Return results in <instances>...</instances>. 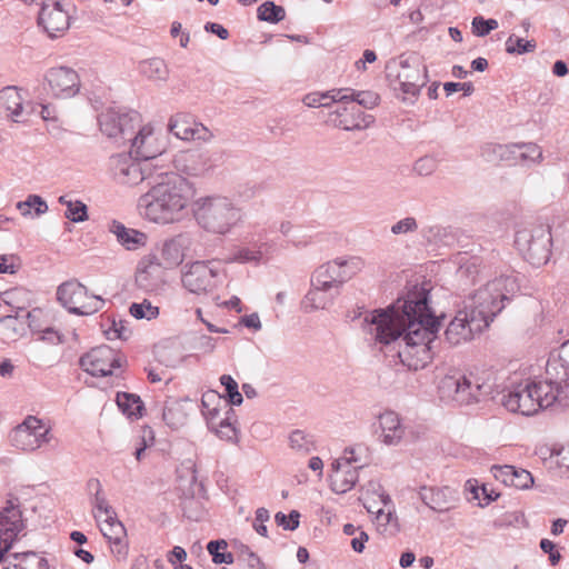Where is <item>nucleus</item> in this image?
<instances>
[{"label": "nucleus", "mask_w": 569, "mask_h": 569, "mask_svg": "<svg viewBox=\"0 0 569 569\" xmlns=\"http://www.w3.org/2000/svg\"><path fill=\"white\" fill-rule=\"evenodd\" d=\"M428 290L415 287L405 298L365 316L368 340L382 347L397 346L400 362L410 370L423 369L433 357L431 342L440 328L428 305Z\"/></svg>", "instance_id": "obj_1"}, {"label": "nucleus", "mask_w": 569, "mask_h": 569, "mask_svg": "<svg viewBox=\"0 0 569 569\" xmlns=\"http://www.w3.org/2000/svg\"><path fill=\"white\" fill-rule=\"evenodd\" d=\"M497 375L493 371L481 373H453L445 376L439 383L440 398L458 406L477 403L487 397L502 395L501 403L511 412L523 416H532L540 409L557 405L560 408H569V382L561 385L553 382L545 372V380L526 381L503 388L497 383Z\"/></svg>", "instance_id": "obj_2"}, {"label": "nucleus", "mask_w": 569, "mask_h": 569, "mask_svg": "<svg viewBox=\"0 0 569 569\" xmlns=\"http://www.w3.org/2000/svg\"><path fill=\"white\" fill-rule=\"evenodd\" d=\"M151 183L138 199L139 214L162 226L181 221L193 197L191 183L176 172L158 173Z\"/></svg>", "instance_id": "obj_3"}, {"label": "nucleus", "mask_w": 569, "mask_h": 569, "mask_svg": "<svg viewBox=\"0 0 569 569\" xmlns=\"http://www.w3.org/2000/svg\"><path fill=\"white\" fill-rule=\"evenodd\" d=\"M519 289L518 274L515 271L501 273L470 293L465 308L488 328L505 308V302L510 301Z\"/></svg>", "instance_id": "obj_4"}, {"label": "nucleus", "mask_w": 569, "mask_h": 569, "mask_svg": "<svg viewBox=\"0 0 569 569\" xmlns=\"http://www.w3.org/2000/svg\"><path fill=\"white\" fill-rule=\"evenodd\" d=\"M192 212L197 223L213 234H227L242 220L241 209L223 196L199 198L193 203Z\"/></svg>", "instance_id": "obj_5"}, {"label": "nucleus", "mask_w": 569, "mask_h": 569, "mask_svg": "<svg viewBox=\"0 0 569 569\" xmlns=\"http://www.w3.org/2000/svg\"><path fill=\"white\" fill-rule=\"evenodd\" d=\"M551 242L550 229L545 226L526 227L517 230L515 236L516 248L535 267L548 262L551 254Z\"/></svg>", "instance_id": "obj_6"}, {"label": "nucleus", "mask_w": 569, "mask_h": 569, "mask_svg": "<svg viewBox=\"0 0 569 569\" xmlns=\"http://www.w3.org/2000/svg\"><path fill=\"white\" fill-rule=\"evenodd\" d=\"M388 70L393 89H399L405 96L411 98H417L428 81L427 67L417 57L401 56L397 63L388 67Z\"/></svg>", "instance_id": "obj_7"}, {"label": "nucleus", "mask_w": 569, "mask_h": 569, "mask_svg": "<svg viewBox=\"0 0 569 569\" xmlns=\"http://www.w3.org/2000/svg\"><path fill=\"white\" fill-rule=\"evenodd\" d=\"M57 299L70 313L77 316L96 313L104 303L100 296L89 295L87 287L74 279L58 287Z\"/></svg>", "instance_id": "obj_8"}, {"label": "nucleus", "mask_w": 569, "mask_h": 569, "mask_svg": "<svg viewBox=\"0 0 569 569\" xmlns=\"http://www.w3.org/2000/svg\"><path fill=\"white\" fill-rule=\"evenodd\" d=\"M98 121L103 134L124 143L127 140H131L134 130L140 127L141 117L134 110L127 111L121 108H109L101 112Z\"/></svg>", "instance_id": "obj_9"}, {"label": "nucleus", "mask_w": 569, "mask_h": 569, "mask_svg": "<svg viewBox=\"0 0 569 569\" xmlns=\"http://www.w3.org/2000/svg\"><path fill=\"white\" fill-rule=\"evenodd\" d=\"M52 439L51 428L34 416H28L10 433L12 446L30 452L50 443Z\"/></svg>", "instance_id": "obj_10"}, {"label": "nucleus", "mask_w": 569, "mask_h": 569, "mask_svg": "<svg viewBox=\"0 0 569 569\" xmlns=\"http://www.w3.org/2000/svg\"><path fill=\"white\" fill-rule=\"evenodd\" d=\"M182 286L191 293L211 292L219 282V272L210 262L196 261L186 266L181 277Z\"/></svg>", "instance_id": "obj_11"}, {"label": "nucleus", "mask_w": 569, "mask_h": 569, "mask_svg": "<svg viewBox=\"0 0 569 569\" xmlns=\"http://www.w3.org/2000/svg\"><path fill=\"white\" fill-rule=\"evenodd\" d=\"M80 367L91 376L107 377L113 369L120 368L122 359L116 350L107 345L92 348L79 360Z\"/></svg>", "instance_id": "obj_12"}, {"label": "nucleus", "mask_w": 569, "mask_h": 569, "mask_svg": "<svg viewBox=\"0 0 569 569\" xmlns=\"http://www.w3.org/2000/svg\"><path fill=\"white\" fill-rule=\"evenodd\" d=\"M113 178L117 182L127 186H136L144 180L156 177L150 171L149 163L136 160L133 156L117 154L111 159Z\"/></svg>", "instance_id": "obj_13"}, {"label": "nucleus", "mask_w": 569, "mask_h": 569, "mask_svg": "<svg viewBox=\"0 0 569 569\" xmlns=\"http://www.w3.org/2000/svg\"><path fill=\"white\" fill-rule=\"evenodd\" d=\"M24 529L22 513L11 500L0 512V562H4L8 551Z\"/></svg>", "instance_id": "obj_14"}, {"label": "nucleus", "mask_w": 569, "mask_h": 569, "mask_svg": "<svg viewBox=\"0 0 569 569\" xmlns=\"http://www.w3.org/2000/svg\"><path fill=\"white\" fill-rule=\"evenodd\" d=\"M220 400V396L214 391H209L202 396L203 415L207 418L208 426L220 439L236 442L237 441V429L230 421V416L234 415L231 408L227 410V417L217 421L219 418L220 410L216 407L210 408V402Z\"/></svg>", "instance_id": "obj_15"}, {"label": "nucleus", "mask_w": 569, "mask_h": 569, "mask_svg": "<svg viewBox=\"0 0 569 569\" xmlns=\"http://www.w3.org/2000/svg\"><path fill=\"white\" fill-rule=\"evenodd\" d=\"M480 321L467 308L459 310L445 331L446 340L451 346L471 340L475 333L486 329Z\"/></svg>", "instance_id": "obj_16"}, {"label": "nucleus", "mask_w": 569, "mask_h": 569, "mask_svg": "<svg viewBox=\"0 0 569 569\" xmlns=\"http://www.w3.org/2000/svg\"><path fill=\"white\" fill-rule=\"evenodd\" d=\"M328 122L333 127L352 131L368 128L373 122V118L365 114L356 104L341 103L329 113Z\"/></svg>", "instance_id": "obj_17"}, {"label": "nucleus", "mask_w": 569, "mask_h": 569, "mask_svg": "<svg viewBox=\"0 0 569 569\" xmlns=\"http://www.w3.org/2000/svg\"><path fill=\"white\" fill-rule=\"evenodd\" d=\"M139 131L131 136L129 153L146 163L161 156L164 147L159 143L158 138L154 136L152 128L144 126L138 127Z\"/></svg>", "instance_id": "obj_18"}, {"label": "nucleus", "mask_w": 569, "mask_h": 569, "mask_svg": "<svg viewBox=\"0 0 569 569\" xmlns=\"http://www.w3.org/2000/svg\"><path fill=\"white\" fill-rule=\"evenodd\" d=\"M98 522L100 531L110 545L112 555L118 561L126 560L129 551L127 530L123 523L117 518V513L108 516V518H103Z\"/></svg>", "instance_id": "obj_19"}, {"label": "nucleus", "mask_w": 569, "mask_h": 569, "mask_svg": "<svg viewBox=\"0 0 569 569\" xmlns=\"http://www.w3.org/2000/svg\"><path fill=\"white\" fill-rule=\"evenodd\" d=\"M169 131L181 140L209 141L213 134L202 123L197 122L190 114L177 113L168 123Z\"/></svg>", "instance_id": "obj_20"}, {"label": "nucleus", "mask_w": 569, "mask_h": 569, "mask_svg": "<svg viewBox=\"0 0 569 569\" xmlns=\"http://www.w3.org/2000/svg\"><path fill=\"white\" fill-rule=\"evenodd\" d=\"M38 23L50 38H57L69 29L70 17L62 9L60 2L54 1L52 4H42Z\"/></svg>", "instance_id": "obj_21"}, {"label": "nucleus", "mask_w": 569, "mask_h": 569, "mask_svg": "<svg viewBox=\"0 0 569 569\" xmlns=\"http://www.w3.org/2000/svg\"><path fill=\"white\" fill-rule=\"evenodd\" d=\"M194 243L193 236L184 232L179 233L162 243L160 258L164 268L179 266Z\"/></svg>", "instance_id": "obj_22"}, {"label": "nucleus", "mask_w": 569, "mask_h": 569, "mask_svg": "<svg viewBox=\"0 0 569 569\" xmlns=\"http://www.w3.org/2000/svg\"><path fill=\"white\" fill-rule=\"evenodd\" d=\"M47 80L56 97L69 98L79 91V76L71 68H52L47 73Z\"/></svg>", "instance_id": "obj_23"}, {"label": "nucleus", "mask_w": 569, "mask_h": 569, "mask_svg": "<svg viewBox=\"0 0 569 569\" xmlns=\"http://www.w3.org/2000/svg\"><path fill=\"white\" fill-rule=\"evenodd\" d=\"M274 249V243L260 237L246 246L238 248L232 254L231 261L239 263H259L269 259Z\"/></svg>", "instance_id": "obj_24"}, {"label": "nucleus", "mask_w": 569, "mask_h": 569, "mask_svg": "<svg viewBox=\"0 0 569 569\" xmlns=\"http://www.w3.org/2000/svg\"><path fill=\"white\" fill-rule=\"evenodd\" d=\"M421 501L436 512H446L456 500L455 491L449 487L433 488L421 487L419 490Z\"/></svg>", "instance_id": "obj_25"}, {"label": "nucleus", "mask_w": 569, "mask_h": 569, "mask_svg": "<svg viewBox=\"0 0 569 569\" xmlns=\"http://www.w3.org/2000/svg\"><path fill=\"white\" fill-rule=\"evenodd\" d=\"M546 373L553 382H569V340L561 345L557 356L549 357Z\"/></svg>", "instance_id": "obj_26"}, {"label": "nucleus", "mask_w": 569, "mask_h": 569, "mask_svg": "<svg viewBox=\"0 0 569 569\" xmlns=\"http://www.w3.org/2000/svg\"><path fill=\"white\" fill-rule=\"evenodd\" d=\"M3 563V569H50L48 560L36 551L8 553Z\"/></svg>", "instance_id": "obj_27"}, {"label": "nucleus", "mask_w": 569, "mask_h": 569, "mask_svg": "<svg viewBox=\"0 0 569 569\" xmlns=\"http://www.w3.org/2000/svg\"><path fill=\"white\" fill-rule=\"evenodd\" d=\"M379 426L383 443L398 445L405 436V427L395 411H385L379 416Z\"/></svg>", "instance_id": "obj_28"}, {"label": "nucleus", "mask_w": 569, "mask_h": 569, "mask_svg": "<svg viewBox=\"0 0 569 569\" xmlns=\"http://www.w3.org/2000/svg\"><path fill=\"white\" fill-rule=\"evenodd\" d=\"M333 101H339L340 103H357V107H363L365 109L375 108L379 101L380 97L378 93L371 90L358 91L351 88H341L338 89L332 96Z\"/></svg>", "instance_id": "obj_29"}, {"label": "nucleus", "mask_w": 569, "mask_h": 569, "mask_svg": "<svg viewBox=\"0 0 569 569\" xmlns=\"http://www.w3.org/2000/svg\"><path fill=\"white\" fill-rule=\"evenodd\" d=\"M109 231L116 236L117 241L127 250H137L147 243L148 237L144 232L127 228L117 220L110 223Z\"/></svg>", "instance_id": "obj_30"}, {"label": "nucleus", "mask_w": 569, "mask_h": 569, "mask_svg": "<svg viewBox=\"0 0 569 569\" xmlns=\"http://www.w3.org/2000/svg\"><path fill=\"white\" fill-rule=\"evenodd\" d=\"M362 468L363 465L332 468V475L330 476L331 489L336 493H346L351 490L358 481V470Z\"/></svg>", "instance_id": "obj_31"}, {"label": "nucleus", "mask_w": 569, "mask_h": 569, "mask_svg": "<svg viewBox=\"0 0 569 569\" xmlns=\"http://www.w3.org/2000/svg\"><path fill=\"white\" fill-rule=\"evenodd\" d=\"M22 97L17 87L9 86L0 90V111H3L6 117H11L17 121V118L22 112Z\"/></svg>", "instance_id": "obj_32"}, {"label": "nucleus", "mask_w": 569, "mask_h": 569, "mask_svg": "<svg viewBox=\"0 0 569 569\" xmlns=\"http://www.w3.org/2000/svg\"><path fill=\"white\" fill-rule=\"evenodd\" d=\"M337 295L331 292L321 291L320 289L310 287L302 300V308L307 312H311L319 309H328L333 305Z\"/></svg>", "instance_id": "obj_33"}, {"label": "nucleus", "mask_w": 569, "mask_h": 569, "mask_svg": "<svg viewBox=\"0 0 569 569\" xmlns=\"http://www.w3.org/2000/svg\"><path fill=\"white\" fill-rule=\"evenodd\" d=\"M139 73L151 81H167L169 69L161 58L142 60L138 66Z\"/></svg>", "instance_id": "obj_34"}, {"label": "nucleus", "mask_w": 569, "mask_h": 569, "mask_svg": "<svg viewBox=\"0 0 569 569\" xmlns=\"http://www.w3.org/2000/svg\"><path fill=\"white\" fill-rule=\"evenodd\" d=\"M116 401L121 412L128 418L139 419L142 417L144 407L141 398L138 395L118 392Z\"/></svg>", "instance_id": "obj_35"}, {"label": "nucleus", "mask_w": 569, "mask_h": 569, "mask_svg": "<svg viewBox=\"0 0 569 569\" xmlns=\"http://www.w3.org/2000/svg\"><path fill=\"white\" fill-rule=\"evenodd\" d=\"M485 152L492 153L493 159H499L501 161L520 162V160H519L520 143H509V144L492 143V144H488L485 148Z\"/></svg>", "instance_id": "obj_36"}, {"label": "nucleus", "mask_w": 569, "mask_h": 569, "mask_svg": "<svg viewBox=\"0 0 569 569\" xmlns=\"http://www.w3.org/2000/svg\"><path fill=\"white\" fill-rule=\"evenodd\" d=\"M59 203L67 207L64 216L72 222H83L88 219V208L80 200H71L68 196H61L58 199Z\"/></svg>", "instance_id": "obj_37"}, {"label": "nucleus", "mask_w": 569, "mask_h": 569, "mask_svg": "<svg viewBox=\"0 0 569 569\" xmlns=\"http://www.w3.org/2000/svg\"><path fill=\"white\" fill-rule=\"evenodd\" d=\"M162 419L171 429H178L184 425L187 415L179 402L172 401L164 406L162 410Z\"/></svg>", "instance_id": "obj_38"}, {"label": "nucleus", "mask_w": 569, "mask_h": 569, "mask_svg": "<svg viewBox=\"0 0 569 569\" xmlns=\"http://www.w3.org/2000/svg\"><path fill=\"white\" fill-rule=\"evenodd\" d=\"M365 267V261L360 257L339 258V279L346 283L357 276Z\"/></svg>", "instance_id": "obj_39"}, {"label": "nucleus", "mask_w": 569, "mask_h": 569, "mask_svg": "<svg viewBox=\"0 0 569 569\" xmlns=\"http://www.w3.org/2000/svg\"><path fill=\"white\" fill-rule=\"evenodd\" d=\"M257 17L260 21L278 23L284 19L286 11L273 1H266L258 7Z\"/></svg>", "instance_id": "obj_40"}, {"label": "nucleus", "mask_w": 569, "mask_h": 569, "mask_svg": "<svg viewBox=\"0 0 569 569\" xmlns=\"http://www.w3.org/2000/svg\"><path fill=\"white\" fill-rule=\"evenodd\" d=\"M17 209L23 217L31 216V209L34 210V216H41L48 211L47 202L38 194H29L24 201L17 203Z\"/></svg>", "instance_id": "obj_41"}, {"label": "nucleus", "mask_w": 569, "mask_h": 569, "mask_svg": "<svg viewBox=\"0 0 569 569\" xmlns=\"http://www.w3.org/2000/svg\"><path fill=\"white\" fill-rule=\"evenodd\" d=\"M160 263H156L151 260L148 263L141 261L136 273L137 284L144 290H152L156 283L150 280V277L158 271Z\"/></svg>", "instance_id": "obj_42"}, {"label": "nucleus", "mask_w": 569, "mask_h": 569, "mask_svg": "<svg viewBox=\"0 0 569 569\" xmlns=\"http://www.w3.org/2000/svg\"><path fill=\"white\" fill-rule=\"evenodd\" d=\"M549 456L545 457L550 461V465H556L562 475L569 473V446H553L548 449Z\"/></svg>", "instance_id": "obj_43"}, {"label": "nucleus", "mask_w": 569, "mask_h": 569, "mask_svg": "<svg viewBox=\"0 0 569 569\" xmlns=\"http://www.w3.org/2000/svg\"><path fill=\"white\" fill-rule=\"evenodd\" d=\"M289 443L293 450L308 453L315 449V438L302 430H293L289 436Z\"/></svg>", "instance_id": "obj_44"}, {"label": "nucleus", "mask_w": 569, "mask_h": 569, "mask_svg": "<svg viewBox=\"0 0 569 569\" xmlns=\"http://www.w3.org/2000/svg\"><path fill=\"white\" fill-rule=\"evenodd\" d=\"M536 42L533 40H525L511 34L506 41V51L509 54H523L533 52L536 50Z\"/></svg>", "instance_id": "obj_45"}, {"label": "nucleus", "mask_w": 569, "mask_h": 569, "mask_svg": "<svg viewBox=\"0 0 569 569\" xmlns=\"http://www.w3.org/2000/svg\"><path fill=\"white\" fill-rule=\"evenodd\" d=\"M228 543L224 540H211L207 545L208 552L212 556L214 563H232L233 556L231 552H221L220 550L227 549Z\"/></svg>", "instance_id": "obj_46"}, {"label": "nucleus", "mask_w": 569, "mask_h": 569, "mask_svg": "<svg viewBox=\"0 0 569 569\" xmlns=\"http://www.w3.org/2000/svg\"><path fill=\"white\" fill-rule=\"evenodd\" d=\"M130 315L136 319L151 320L158 317L159 308L152 306L150 301L143 300L140 303H132L129 308Z\"/></svg>", "instance_id": "obj_47"}, {"label": "nucleus", "mask_w": 569, "mask_h": 569, "mask_svg": "<svg viewBox=\"0 0 569 569\" xmlns=\"http://www.w3.org/2000/svg\"><path fill=\"white\" fill-rule=\"evenodd\" d=\"M360 450L361 447L346 448L343 455L332 462L331 468L353 467L352 465H363L365 467L366 462H362L361 458L358 456V451Z\"/></svg>", "instance_id": "obj_48"}, {"label": "nucleus", "mask_w": 569, "mask_h": 569, "mask_svg": "<svg viewBox=\"0 0 569 569\" xmlns=\"http://www.w3.org/2000/svg\"><path fill=\"white\" fill-rule=\"evenodd\" d=\"M519 160L522 163H538L542 160V151L536 143L520 142Z\"/></svg>", "instance_id": "obj_49"}, {"label": "nucleus", "mask_w": 569, "mask_h": 569, "mask_svg": "<svg viewBox=\"0 0 569 569\" xmlns=\"http://www.w3.org/2000/svg\"><path fill=\"white\" fill-rule=\"evenodd\" d=\"M220 382L226 388L228 401L233 406H240L243 398L238 390L237 381L229 375H222L220 377Z\"/></svg>", "instance_id": "obj_50"}, {"label": "nucleus", "mask_w": 569, "mask_h": 569, "mask_svg": "<svg viewBox=\"0 0 569 569\" xmlns=\"http://www.w3.org/2000/svg\"><path fill=\"white\" fill-rule=\"evenodd\" d=\"M480 276V267L476 259L470 260L461 264L458 269V277L463 280L465 283L475 284Z\"/></svg>", "instance_id": "obj_51"}, {"label": "nucleus", "mask_w": 569, "mask_h": 569, "mask_svg": "<svg viewBox=\"0 0 569 569\" xmlns=\"http://www.w3.org/2000/svg\"><path fill=\"white\" fill-rule=\"evenodd\" d=\"M471 26L473 34L477 37H486L498 28V21L496 19H485L482 16H477L472 19Z\"/></svg>", "instance_id": "obj_52"}, {"label": "nucleus", "mask_w": 569, "mask_h": 569, "mask_svg": "<svg viewBox=\"0 0 569 569\" xmlns=\"http://www.w3.org/2000/svg\"><path fill=\"white\" fill-rule=\"evenodd\" d=\"M274 521L283 530L293 531L299 527L300 512L297 510H292L290 511L289 515H286L279 511L274 515Z\"/></svg>", "instance_id": "obj_53"}, {"label": "nucleus", "mask_w": 569, "mask_h": 569, "mask_svg": "<svg viewBox=\"0 0 569 569\" xmlns=\"http://www.w3.org/2000/svg\"><path fill=\"white\" fill-rule=\"evenodd\" d=\"M183 158L186 161L192 162V164L188 166L186 169L188 174L200 176L201 173L204 172V170H206L204 164H206L207 158L203 154L189 151L183 154Z\"/></svg>", "instance_id": "obj_54"}, {"label": "nucleus", "mask_w": 569, "mask_h": 569, "mask_svg": "<svg viewBox=\"0 0 569 569\" xmlns=\"http://www.w3.org/2000/svg\"><path fill=\"white\" fill-rule=\"evenodd\" d=\"M532 483L533 477L529 471L513 467L510 487L523 490L530 488Z\"/></svg>", "instance_id": "obj_55"}, {"label": "nucleus", "mask_w": 569, "mask_h": 569, "mask_svg": "<svg viewBox=\"0 0 569 569\" xmlns=\"http://www.w3.org/2000/svg\"><path fill=\"white\" fill-rule=\"evenodd\" d=\"M418 230V222L413 217H406L391 226V233L395 236L412 233Z\"/></svg>", "instance_id": "obj_56"}, {"label": "nucleus", "mask_w": 569, "mask_h": 569, "mask_svg": "<svg viewBox=\"0 0 569 569\" xmlns=\"http://www.w3.org/2000/svg\"><path fill=\"white\" fill-rule=\"evenodd\" d=\"M338 89H333V90H330V91H327L323 93L312 92V93L305 96L302 101L307 107H310V108L329 107V102H323V99L332 100V96L335 94V92Z\"/></svg>", "instance_id": "obj_57"}, {"label": "nucleus", "mask_w": 569, "mask_h": 569, "mask_svg": "<svg viewBox=\"0 0 569 569\" xmlns=\"http://www.w3.org/2000/svg\"><path fill=\"white\" fill-rule=\"evenodd\" d=\"M93 507L98 511L97 513H94V518L97 519V521L102 520V516L103 518H108V516L116 515L114 510L112 509L111 506H109L106 497L102 493L94 495Z\"/></svg>", "instance_id": "obj_58"}, {"label": "nucleus", "mask_w": 569, "mask_h": 569, "mask_svg": "<svg viewBox=\"0 0 569 569\" xmlns=\"http://www.w3.org/2000/svg\"><path fill=\"white\" fill-rule=\"evenodd\" d=\"M437 169V160L433 157L425 156L419 158L413 166V170L419 176H429Z\"/></svg>", "instance_id": "obj_59"}, {"label": "nucleus", "mask_w": 569, "mask_h": 569, "mask_svg": "<svg viewBox=\"0 0 569 569\" xmlns=\"http://www.w3.org/2000/svg\"><path fill=\"white\" fill-rule=\"evenodd\" d=\"M269 518L270 513L266 508L261 507L256 510L253 528L257 531V533H259L262 537L268 536V529L264 523L269 520Z\"/></svg>", "instance_id": "obj_60"}, {"label": "nucleus", "mask_w": 569, "mask_h": 569, "mask_svg": "<svg viewBox=\"0 0 569 569\" xmlns=\"http://www.w3.org/2000/svg\"><path fill=\"white\" fill-rule=\"evenodd\" d=\"M493 477L506 486L510 487V480L512 479L513 466H493L491 469Z\"/></svg>", "instance_id": "obj_61"}, {"label": "nucleus", "mask_w": 569, "mask_h": 569, "mask_svg": "<svg viewBox=\"0 0 569 569\" xmlns=\"http://www.w3.org/2000/svg\"><path fill=\"white\" fill-rule=\"evenodd\" d=\"M182 472H186V478L190 485L198 482L197 467L191 459H187L181 463V468L178 470L179 477L182 478Z\"/></svg>", "instance_id": "obj_62"}, {"label": "nucleus", "mask_w": 569, "mask_h": 569, "mask_svg": "<svg viewBox=\"0 0 569 569\" xmlns=\"http://www.w3.org/2000/svg\"><path fill=\"white\" fill-rule=\"evenodd\" d=\"M539 546L545 553L549 555V561L552 566H556L560 561L561 555L555 549L556 545L551 540L541 539Z\"/></svg>", "instance_id": "obj_63"}, {"label": "nucleus", "mask_w": 569, "mask_h": 569, "mask_svg": "<svg viewBox=\"0 0 569 569\" xmlns=\"http://www.w3.org/2000/svg\"><path fill=\"white\" fill-rule=\"evenodd\" d=\"M19 311L12 316V315H8V316H3L0 318V325L8 331H12L13 336H17L20 331V328H19V325H21L19 322Z\"/></svg>", "instance_id": "obj_64"}]
</instances>
